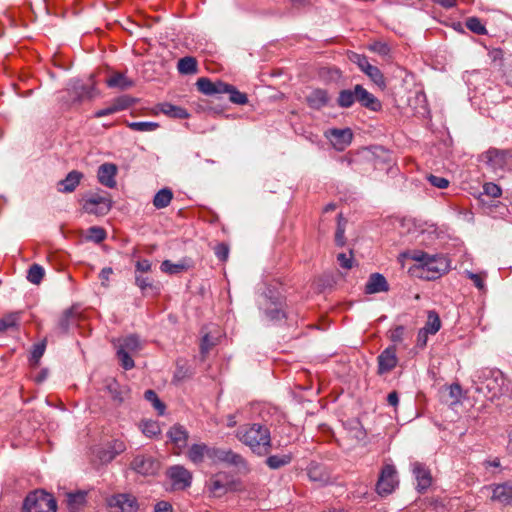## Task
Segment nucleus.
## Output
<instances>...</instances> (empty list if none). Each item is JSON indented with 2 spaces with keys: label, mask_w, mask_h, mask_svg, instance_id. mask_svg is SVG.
Returning a JSON list of instances; mask_svg holds the SVG:
<instances>
[{
  "label": "nucleus",
  "mask_w": 512,
  "mask_h": 512,
  "mask_svg": "<svg viewBox=\"0 0 512 512\" xmlns=\"http://www.w3.org/2000/svg\"><path fill=\"white\" fill-rule=\"evenodd\" d=\"M505 383L506 379L498 369L482 368L472 377L475 391L489 400H494L504 393Z\"/></svg>",
  "instance_id": "obj_1"
},
{
  "label": "nucleus",
  "mask_w": 512,
  "mask_h": 512,
  "mask_svg": "<svg viewBox=\"0 0 512 512\" xmlns=\"http://www.w3.org/2000/svg\"><path fill=\"white\" fill-rule=\"evenodd\" d=\"M236 437L259 456L267 455L270 452L271 435L265 425L259 423L243 425L237 430Z\"/></svg>",
  "instance_id": "obj_2"
},
{
  "label": "nucleus",
  "mask_w": 512,
  "mask_h": 512,
  "mask_svg": "<svg viewBox=\"0 0 512 512\" xmlns=\"http://www.w3.org/2000/svg\"><path fill=\"white\" fill-rule=\"evenodd\" d=\"M117 349V357L121 366L125 370H130L134 367V360L132 355L142 349V344L139 338L132 334L123 338L117 339L115 342Z\"/></svg>",
  "instance_id": "obj_3"
},
{
  "label": "nucleus",
  "mask_w": 512,
  "mask_h": 512,
  "mask_svg": "<svg viewBox=\"0 0 512 512\" xmlns=\"http://www.w3.org/2000/svg\"><path fill=\"white\" fill-rule=\"evenodd\" d=\"M24 512H56L55 498L43 490H35L29 493L23 504Z\"/></svg>",
  "instance_id": "obj_4"
},
{
  "label": "nucleus",
  "mask_w": 512,
  "mask_h": 512,
  "mask_svg": "<svg viewBox=\"0 0 512 512\" xmlns=\"http://www.w3.org/2000/svg\"><path fill=\"white\" fill-rule=\"evenodd\" d=\"M349 59L355 63L359 69L365 73L376 85L385 86V79L380 69L371 65L366 56L358 53H352Z\"/></svg>",
  "instance_id": "obj_5"
},
{
  "label": "nucleus",
  "mask_w": 512,
  "mask_h": 512,
  "mask_svg": "<svg viewBox=\"0 0 512 512\" xmlns=\"http://www.w3.org/2000/svg\"><path fill=\"white\" fill-rule=\"evenodd\" d=\"M264 302H261V309L269 321H280L286 317L284 303L278 296L264 295Z\"/></svg>",
  "instance_id": "obj_6"
},
{
  "label": "nucleus",
  "mask_w": 512,
  "mask_h": 512,
  "mask_svg": "<svg viewBox=\"0 0 512 512\" xmlns=\"http://www.w3.org/2000/svg\"><path fill=\"white\" fill-rule=\"evenodd\" d=\"M67 91L75 103L90 100L96 95L95 84L92 80L90 84L84 83L81 80H73L70 82Z\"/></svg>",
  "instance_id": "obj_7"
},
{
  "label": "nucleus",
  "mask_w": 512,
  "mask_h": 512,
  "mask_svg": "<svg viewBox=\"0 0 512 512\" xmlns=\"http://www.w3.org/2000/svg\"><path fill=\"white\" fill-rule=\"evenodd\" d=\"M112 207V201L107 194H93L83 203L85 212L94 215H105Z\"/></svg>",
  "instance_id": "obj_8"
},
{
  "label": "nucleus",
  "mask_w": 512,
  "mask_h": 512,
  "mask_svg": "<svg viewBox=\"0 0 512 512\" xmlns=\"http://www.w3.org/2000/svg\"><path fill=\"white\" fill-rule=\"evenodd\" d=\"M398 485L397 472L393 465H385L379 476L376 489L380 495L391 494Z\"/></svg>",
  "instance_id": "obj_9"
},
{
  "label": "nucleus",
  "mask_w": 512,
  "mask_h": 512,
  "mask_svg": "<svg viewBox=\"0 0 512 512\" xmlns=\"http://www.w3.org/2000/svg\"><path fill=\"white\" fill-rule=\"evenodd\" d=\"M108 506L113 512H137L136 498L130 494H117L108 499Z\"/></svg>",
  "instance_id": "obj_10"
},
{
  "label": "nucleus",
  "mask_w": 512,
  "mask_h": 512,
  "mask_svg": "<svg viewBox=\"0 0 512 512\" xmlns=\"http://www.w3.org/2000/svg\"><path fill=\"white\" fill-rule=\"evenodd\" d=\"M449 268L447 259L442 255H430L426 260L423 270L427 272L426 278L435 279L442 273L446 272Z\"/></svg>",
  "instance_id": "obj_11"
},
{
  "label": "nucleus",
  "mask_w": 512,
  "mask_h": 512,
  "mask_svg": "<svg viewBox=\"0 0 512 512\" xmlns=\"http://www.w3.org/2000/svg\"><path fill=\"white\" fill-rule=\"evenodd\" d=\"M485 163L493 170H504L509 164L510 153L507 150L489 149L485 154Z\"/></svg>",
  "instance_id": "obj_12"
},
{
  "label": "nucleus",
  "mask_w": 512,
  "mask_h": 512,
  "mask_svg": "<svg viewBox=\"0 0 512 512\" xmlns=\"http://www.w3.org/2000/svg\"><path fill=\"white\" fill-rule=\"evenodd\" d=\"M175 489H185L191 485L192 474L183 466L175 465L167 472Z\"/></svg>",
  "instance_id": "obj_13"
},
{
  "label": "nucleus",
  "mask_w": 512,
  "mask_h": 512,
  "mask_svg": "<svg viewBox=\"0 0 512 512\" xmlns=\"http://www.w3.org/2000/svg\"><path fill=\"white\" fill-rule=\"evenodd\" d=\"M412 473L416 479V489L419 493L425 492L432 484V475L430 470L420 462L412 464Z\"/></svg>",
  "instance_id": "obj_14"
},
{
  "label": "nucleus",
  "mask_w": 512,
  "mask_h": 512,
  "mask_svg": "<svg viewBox=\"0 0 512 512\" xmlns=\"http://www.w3.org/2000/svg\"><path fill=\"white\" fill-rule=\"evenodd\" d=\"M333 147L338 151H343L352 141L353 134L349 128L331 129L326 134Z\"/></svg>",
  "instance_id": "obj_15"
},
{
  "label": "nucleus",
  "mask_w": 512,
  "mask_h": 512,
  "mask_svg": "<svg viewBox=\"0 0 512 512\" xmlns=\"http://www.w3.org/2000/svg\"><path fill=\"white\" fill-rule=\"evenodd\" d=\"M131 467L139 474L153 475L158 470L159 464L151 456L137 455L131 462Z\"/></svg>",
  "instance_id": "obj_16"
},
{
  "label": "nucleus",
  "mask_w": 512,
  "mask_h": 512,
  "mask_svg": "<svg viewBox=\"0 0 512 512\" xmlns=\"http://www.w3.org/2000/svg\"><path fill=\"white\" fill-rule=\"evenodd\" d=\"M396 347L389 346L378 356V373L390 372L397 365Z\"/></svg>",
  "instance_id": "obj_17"
},
{
  "label": "nucleus",
  "mask_w": 512,
  "mask_h": 512,
  "mask_svg": "<svg viewBox=\"0 0 512 512\" xmlns=\"http://www.w3.org/2000/svg\"><path fill=\"white\" fill-rule=\"evenodd\" d=\"M167 437L171 443L180 451L187 447L189 433L186 428L180 424H175L167 432Z\"/></svg>",
  "instance_id": "obj_18"
},
{
  "label": "nucleus",
  "mask_w": 512,
  "mask_h": 512,
  "mask_svg": "<svg viewBox=\"0 0 512 512\" xmlns=\"http://www.w3.org/2000/svg\"><path fill=\"white\" fill-rule=\"evenodd\" d=\"M198 90L208 96L220 95L225 93L226 83L222 81L212 82L209 78L201 77L197 80Z\"/></svg>",
  "instance_id": "obj_19"
},
{
  "label": "nucleus",
  "mask_w": 512,
  "mask_h": 512,
  "mask_svg": "<svg viewBox=\"0 0 512 512\" xmlns=\"http://www.w3.org/2000/svg\"><path fill=\"white\" fill-rule=\"evenodd\" d=\"M117 174V167L112 163H104L99 166L97 172L98 181L108 187L114 188L116 186L115 176Z\"/></svg>",
  "instance_id": "obj_20"
},
{
  "label": "nucleus",
  "mask_w": 512,
  "mask_h": 512,
  "mask_svg": "<svg viewBox=\"0 0 512 512\" xmlns=\"http://www.w3.org/2000/svg\"><path fill=\"white\" fill-rule=\"evenodd\" d=\"M357 103L371 110L379 111L382 107L381 102L362 85L357 84Z\"/></svg>",
  "instance_id": "obj_21"
},
{
  "label": "nucleus",
  "mask_w": 512,
  "mask_h": 512,
  "mask_svg": "<svg viewBox=\"0 0 512 512\" xmlns=\"http://www.w3.org/2000/svg\"><path fill=\"white\" fill-rule=\"evenodd\" d=\"M389 290V284L386 278L380 273H373L370 275L366 285V294H376L380 292H387Z\"/></svg>",
  "instance_id": "obj_22"
},
{
  "label": "nucleus",
  "mask_w": 512,
  "mask_h": 512,
  "mask_svg": "<svg viewBox=\"0 0 512 512\" xmlns=\"http://www.w3.org/2000/svg\"><path fill=\"white\" fill-rule=\"evenodd\" d=\"M83 174L77 170H72L67 176L58 182V191L61 193H71L79 185Z\"/></svg>",
  "instance_id": "obj_23"
},
{
  "label": "nucleus",
  "mask_w": 512,
  "mask_h": 512,
  "mask_svg": "<svg viewBox=\"0 0 512 512\" xmlns=\"http://www.w3.org/2000/svg\"><path fill=\"white\" fill-rule=\"evenodd\" d=\"M492 498L503 504L512 503V482L496 485L493 489Z\"/></svg>",
  "instance_id": "obj_24"
},
{
  "label": "nucleus",
  "mask_w": 512,
  "mask_h": 512,
  "mask_svg": "<svg viewBox=\"0 0 512 512\" xmlns=\"http://www.w3.org/2000/svg\"><path fill=\"white\" fill-rule=\"evenodd\" d=\"M306 100L310 108L319 110L328 104L329 97L325 90L315 89L307 96Z\"/></svg>",
  "instance_id": "obj_25"
},
{
  "label": "nucleus",
  "mask_w": 512,
  "mask_h": 512,
  "mask_svg": "<svg viewBox=\"0 0 512 512\" xmlns=\"http://www.w3.org/2000/svg\"><path fill=\"white\" fill-rule=\"evenodd\" d=\"M209 446L206 444H193L187 453L189 460L198 465L201 464L205 458L208 459Z\"/></svg>",
  "instance_id": "obj_26"
},
{
  "label": "nucleus",
  "mask_w": 512,
  "mask_h": 512,
  "mask_svg": "<svg viewBox=\"0 0 512 512\" xmlns=\"http://www.w3.org/2000/svg\"><path fill=\"white\" fill-rule=\"evenodd\" d=\"M106 84L110 88L127 90L134 85V82L133 80L127 78L123 73H115L106 80Z\"/></svg>",
  "instance_id": "obj_27"
},
{
  "label": "nucleus",
  "mask_w": 512,
  "mask_h": 512,
  "mask_svg": "<svg viewBox=\"0 0 512 512\" xmlns=\"http://www.w3.org/2000/svg\"><path fill=\"white\" fill-rule=\"evenodd\" d=\"M307 474L309 479L314 482L325 484L329 481L328 473L321 465L317 463H311L309 465Z\"/></svg>",
  "instance_id": "obj_28"
},
{
  "label": "nucleus",
  "mask_w": 512,
  "mask_h": 512,
  "mask_svg": "<svg viewBox=\"0 0 512 512\" xmlns=\"http://www.w3.org/2000/svg\"><path fill=\"white\" fill-rule=\"evenodd\" d=\"M357 102V85L353 89H343L339 92L337 104L342 108H350Z\"/></svg>",
  "instance_id": "obj_29"
},
{
  "label": "nucleus",
  "mask_w": 512,
  "mask_h": 512,
  "mask_svg": "<svg viewBox=\"0 0 512 512\" xmlns=\"http://www.w3.org/2000/svg\"><path fill=\"white\" fill-rule=\"evenodd\" d=\"M159 111L167 116L177 118V119H186L189 116L186 109H184L180 106L173 105L171 103L160 104Z\"/></svg>",
  "instance_id": "obj_30"
},
{
  "label": "nucleus",
  "mask_w": 512,
  "mask_h": 512,
  "mask_svg": "<svg viewBox=\"0 0 512 512\" xmlns=\"http://www.w3.org/2000/svg\"><path fill=\"white\" fill-rule=\"evenodd\" d=\"M223 463L236 467L239 470H246L247 469V462L243 458L242 455L234 452L231 449L226 450L225 457L223 458Z\"/></svg>",
  "instance_id": "obj_31"
},
{
  "label": "nucleus",
  "mask_w": 512,
  "mask_h": 512,
  "mask_svg": "<svg viewBox=\"0 0 512 512\" xmlns=\"http://www.w3.org/2000/svg\"><path fill=\"white\" fill-rule=\"evenodd\" d=\"M20 312H12L0 319V334L10 329H18L20 322Z\"/></svg>",
  "instance_id": "obj_32"
},
{
  "label": "nucleus",
  "mask_w": 512,
  "mask_h": 512,
  "mask_svg": "<svg viewBox=\"0 0 512 512\" xmlns=\"http://www.w3.org/2000/svg\"><path fill=\"white\" fill-rule=\"evenodd\" d=\"M172 198H173V193H172L171 189L162 188L155 194V196L153 198V205L157 209L166 208L170 204Z\"/></svg>",
  "instance_id": "obj_33"
},
{
  "label": "nucleus",
  "mask_w": 512,
  "mask_h": 512,
  "mask_svg": "<svg viewBox=\"0 0 512 512\" xmlns=\"http://www.w3.org/2000/svg\"><path fill=\"white\" fill-rule=\"evenodd\" d=\"M441 328V320L437 312L434 310L428 311L427 321L422 330L426 331L430 335L436 334Z\"/></svg>",
  "instance_id": "obj_34"
},
{
  "label": "nucleus",
  "mask_w": 512,
  "mask_h": 512,
  "mask_svg": "<svg viewBox=\"0 0 512 512\" xmlns=\"http://www.w3.org/2000/svg\"><path fill=\"white\" fill-rule=\"evenodd\" d=\"M177 68L179 73L190 75L197 73V61L194 57L186 56L178 61Z\"/></svg>",
  "instance_id": "obj_35"
},
{
  "label": "nucleus",
  "mask_w": 512,
  "mask_h": 512,
  "mask_svg": "<svg viewBox=\"0 0 512 512\" xmlns=\"http://www.w3.org/2000/svg\"><path fill=\"white\" fill-rule=\"evenodd\" d=\"M188 265L185 261H180L178 263H172L170 260H164L161 263L160 269L162 272L174 275L179 274L183 271H186L188 269Z\"/></svg>",
  "instance_id": "obj_36"
},
{
  "label": "nucleus",
  "mask_w": 512,
  "mask_h": 512,
  "mask_svg": "<svg viewBox=\"0 0 512 512\" xmlns=\"http://www.w3.org/2000/svg\"><path fill=\"white\" fill-rule=\"evenodd\" d=\"M128 104L123 99H117L111 106L95 112V118H101L125 109Z\"/></svg>",
  "instance_id": "obj_37"
},
{
  "label": "nucleus",
  "mask_w": 512,
  "mask_h": 512,
  "mask_svg": "<svg viewBox=\"0 0 512 512\" xmlns=\"http://www.w3.org/2000/svg\"><path fill=\"white\" fill-rule=\"evenodd\" d=\"M226 89L224 94H229V100L238 105H244L248 102V97L245 93L240 92L233 85L226 83Z\"/></svg>",
  "instance_id": "obj_38"
},
{
  "label": "nucleus",
  "mask_w": 512,
  "mask_h": 512,
  "mask_svg": "<svg viewBox=\"0 0 512 512\" xmlns=\"http://www.w3.org/2000/svg\"><path fill=\"white\" fill-rule=\"evenodd\" d=\"M75 313L72 309H67L63 312V314L60 316L57 328L61 333H67L70 325L72 323V320L74 319Z\"/></svg>",
  "instance_id": "obj_39"
},
{
  "label": "nucleus",
  "mask_w": 512,
  "mask_h": 512,
  "mask_svg": "<svg viewBox=\"0 0 512 512\" xmlns=\"http://www.w3.org/2000/svg\"><path fill=\"white\" fill-rule=\"evenodd\" d=\"M127 126L133 131L151 132V131H155L159 127V124L157 122H152V121H140V122H128Z\"/></svg>",
  "instance_id": "obj_40"
},
{
  "label": "nucleus",
  "mask_w": 512,
  "mask_h": 512,
  "mask_svg": "<svg viewBox=\"0 0 512 512\" xmlns=\"http://www.w3.org/2000/svg\"><path fill=\"white\" fill-rule=\"evenodd\" d=\"M291 462L290 455H272L266 459V464L271 469H279Z\"/></svg>",
  "instance_id": "obj_41"
},
{
  "label": "nucleus",
  "mask_w": 512,
  "mask_h": 512,
  "mask_svg": "<svg viewBox=\"0 0 512 512\" xmlns=\"http://www.w3.org/2000/svg\"><path fill=\"white\" fill-rule=\"evenodd\" d=\"M144 398L151 402L153 407L157 410L159 415H163L165 413V405L164 403L159 399L156 392L154 390H146L144 393Z\"/></svg>",
  "instance_id": "obj_42"
},
{
  "label": "nucleus",
  "mask_w": 512,
  "mask_h": 512,
  "mask_svg": "<svg viewBox=\"0 0 512 512\" xmlns=\"http://www.w3.org/2000/svg\"><path fill=\"white\" fill-rule=\"evenodd\" d=\"M44 274L45 271L42 266L38 264H33L28 270L27 279L32 284L38 285L42 281Z\"/></svg>",
  "instance_id": "obj_43"
},
{
  "label": "nucleus",
  "mask_w": 512,
  "mask_h": 512,
  "mask_svg": "<svg viewBox=\"0 0 512 512\" xmlns=\"http://www.w3.org/2000/svg\"><path fill=\"white\" fill-rule=\"evenodd\" d=\"M208 489L215 497H220L227 492L226 484L216 477L210 479Z\"/></svg>",
  "instance_id": "obj_44"
},
{
  "label": "nucleus",
  "mask_w": 512,
  "mask_h": 512,
  "mask_svg": "<svg viewBox=\"0 0 512 512\" xmlns=\"http://www.w3.org/2000/svg\"><path fill=\"white\" fill-rule=\"evenodd\" d=\"M86 493L76 492L69 493L67 498L68 506L71 510H77L85 502Z\"/></svg>",
  "instance_id": "obj_45"
},
{
  "label": "nucleus",
  "mask_w": 512,
  "mask_h": 512,
  "mask_svg": "<svg viewBox=\"0 0 512 512\" xmlns=\"http://www.w3.org/2000/svg\"><path fill=\"white\" fill-rule=\"evenodd\" d=\"M466 27L476 33L478 35H484L487 33L485 26L482 24L481 20L477 17H469L466 20Z\"/></svg>",
  "instance_id": "obj_46"
},
{
  "label": "nucleus",
  "mask_w": 512,
  "mask_h": 512,
  "mask_svg": "<svg viewBox=\"0 0 512 512\" xmlns=\"http://www.w3.org/2000/svg\"><path fill=\"white\" fill-rule=\"evenodd\" d=\"M46 348V340H43L33 346L31 351L30 361L33 365L39 363L40 358L43 356Z\"/></svg>",
  "instance_id": "obj_47"
},
{
  "label": "nucleus",
  "mask_w": 512,
  "mask_h": 512,
  "mask_svg": "<svg viewBox=\"0 0 512 512\" xmlns=\"http://www.w3.org/2000/svg\"><path fill=\"white\" fill-rule=\"evenodd\" d=\"M160 431V426L156 421H145L142 424V432L148 437L156 436Z\"/></svg>",
  "instance_id": "obj_48"
},
{
  "label": "nucleus",
  "mask_w": 512,
  "mask_h": 512,
  "mask_svg": "<svg viewBox=\"0 0 512 512\" xmlns=\"http://www.w3.org/2000/svg\"><path fill=\"white\" fill-rule=\"evenodd\" d=\"M135 284L142 293H145L148 289L152 290L155 288L153 281L149 277H144L141 274L135 275Z\"/></svg>",
  "instance_id": "obj_49"
},
{
  "label": "nucleus",
  "mask_w": 512,
  "mask_h": 512,
  "mask_svg": "<svg viewBox=\"0 0 512 512\" xmlns=\"http://www.w3.org/2000/svg\"><path fill=\"white\" fill-rule=\"evenodd\" d=\"M227 449H221L216 447H209L208 459L211 463H223V458L225 457Z\"/></svg>",
  "instance_id": "obj_50"
},
{
  "label": "nucleus",
  "mask_w": 512,
  "mask_h": 512,
  "mask_svg": "<svg viewBox=\"0 0 512 512\" xmlns=\"http://www.w3.org/2000/svg\"><path fill=\"white\" fill-rule=\"evenodd\" d=\"M88 238L96 243H100L106 238V232L101 227L93 226L88 229Z\"/></svg>",
  "instance_id": "obj_51"
},
{
  "label": "nucleus",
  "mask_w": 512,
  "mask_h": 512,
  "mask_svg": "<svg viewBox=\"0 0 512 512\" xmlns=\"http://www.w3.org/2000/svg\"><path fill=\"white\" fill-rule=\"evenodd\" d=\"M369 49L382 57H388L390 55V47L385 42H374L369 46Z\"/></svg>",
  "instance_id": "obj_52"
},
{
  "label": "nucleus",
  "mask_w": 512,
  "mask_h": 512,
  "mask_svg": "<svg viewBox=\"0 0 512 512\" xmlns=\"http://www.w3.org/2000/svg\"><path fill=\"white\" fill-rule=\"evenodd\" d=\"M342 215L338 216V224L337 230L335 233V242L338 246H343L345 244V222H342Z\"/></svg>",
  "instance_id": "obj_53"
},
{
  "label": "nucleus",
  "mask_w": 512,
  "mask_h": 512,
  "mask_svg": "<svg viewBox=\"0 0 512 512\" xmlns=\"http://www.w3.org/2000/svg\"><path fill=\"white\" fill-rule=\"evenodd\" d=\"M483 192L485 195L492 198H498L502 194L501 188L497 184L492 182H488L483 185Z\"/></svg>",
  "instance_id": "obj_54"
},
{
  "label": "nucleus",
  "mask_w": 512,
  "mask_h": 512,
  "mask_svg": "<svg viewBox=\"0 0 512 512\" xmlns=\"http://www.w3.org/2000/svg\"><path fill=\"white\" fill-rule=\"evenodd\" d=\"M427 180L432 186L439 189H445L449 186V180L441 176L430 174L427 176Z\"/></svg>",
  "instance_id": "obj_55"
},
{
  "label": "nucleus",
  "mask_w": 512,
  "mask_h": 512,
  "mask_svg": "<svg viewBox=\"0 0 512 512\" xmlns=\"http://www.w3.org/2000/svg\"><path fill=\"white\" fill-rule=\"evenodd\" d=\"M215 255L221 261H226L229 256V247L225 243H219L214 248Z\"/></svg>",
  "instance_id": "obj_56"
},
{
  "label": "nucleus",
  "mask_w": 512,
  "mask_h": 512,
  "mask_svg": "<svg viewBox=\"0 0 512 512\" xmlns=\"http://www.w3.org/2000/svg\"><path fill=\"white\" fill-rule=\"evenodd\" d=\"M152 264L148 259L138 260L135 264V275L140 273H146L151 270Z\"/></svg>",
  "instance_id": "obj_57"
},
{
  "label": "nucleus",
  "mask_w": 512,
  "mask_h": 512,
  "mask_svg": "<svg viewBox=\"0 0 512 512\" xmlns=\"http://www.w3.org/2000/svg\"><path fill=\"white\" fill-rule=\"evenodd\" d=\"M214 345L215 341L209 336V334H205L200 345L201 354H207Z\"/></svg>",
  "instance_id": "obj_58"
},
{
  "label": "nucleus",
  "mask_w": 512,
  "mask_h": 512,
  "mask_svg": "<svg viewBox=\"0 0 512 512\" xmlns=\"http://www.w3.org/2000/svg\"><path fill=\"white\" fill-rule=\"evenodd\" d=\"M428 256L429 254L426 253V252H423V251H420V250H415V251H412L410 254H409V257L418 262L420 264V266L423 268L426 260L428 259Z\"/></svg>",
  "instance_id": "obj_59"
},
{
  "label": "nucleus",
  "mask_w": 512,
  "mask_h": 512,
  "mask_svg": "<svg viewBox=\"0 0 512 512\" xmlns=\"http://www.w3.org/2000/svg\"><path fill=\"white\" fill-rule=\"evenodd\" d=\"M339 265L344 269H351L353 264L352 255L348 256L345 253H340L337 256Z\"/></svg>",
  "instance_id": "obj_60"
},
{
  "label": "nucleus",
  "mask_w": 512,
  "mask_h": 512,
  "mask_svg": "<svg viewBox=\"0 0 512 512\" xmlns=\"http://www.w3.org/2000/svg\"><path fill=\"white\" fill-rule=\"evenodd\" d=\"M405 328L403 326H397L395 329L391 331L390 339L392 342L398 343L403 340Z\"/></svg>",
  "instance_id": "obj_61"
},
{
  "label": "nucleus",
  "mask_w": 512,
  "mask_h": 512,
  "mask_svg": "<svg viewBox=\"0 0 512 512\" xmlns=\"http://www.w3.org/2000/svg\"><path fill=\"white\" fill-rule=\"evenodd\" d=\"M117 455L114 453V451L109 448L107 450H103L99 454V458L102 462H110L112 461Z\"/></svg>",
  "instance_id": "obj_62"
},
{
  "label": "nucleus",
  "mask_w": 512,
  "mask_h": 512,
  "mask_svg": "<svg viewBox=\"0 0 512 512\" xmlns=\"http://www.w3.org/2000/svg\"><path fill=\"white\" fill-rule=\"evenodd\" d=\"M468 277L473 281L474 285L479 289L483 290L485 287L484 281L480 275L468 272Z\"/></svg>",
  "instance_id": "obj_63"
},
{
  "label": "nucleus",
  "mask_w": 512,
  "mask_h": 512,
  "mask_svg": "<svg viewBox=\"0 0 512 512\" xmlns=\"http://www.w3.org/2000/svg\"><path fill=\"white\" fill-rule=\"evenodd\" d=\"M154 512H172V506L165 501L158 502Z\"/></svg>",
  "instance_id": "obj_64"
}]
</instances>
